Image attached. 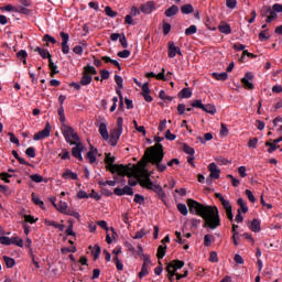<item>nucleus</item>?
<instances>
[{
  "mask_svg": "<svg viewBox=\"0 0 282 282\" xmlns=\"http://www.w3.org/2000/svg\"><path fill=\"white\" fill-rule=\"evenodd\" d=\"M140 10L143 14H151V12L155 10V3L153 1H148L141 6Z\"/></svg>",
  "mask_w": 282,
  "mask_h": 282,
  "instance_id": "4468645a",
  "label": "nucleus"
},
{
  "mask_svg": "<svg viewBox=\"0 0 282 282\" xmlns=\"http://www.w3.org/2000/svg\"><path fill=\"white\" fill-rule=\"evenodd\" d=\"M43 41H45L46 43H52V45H56V39H54V36L50 34H45L43 36Z\"/></svg>",
  "mask_w": 282,
  "mask_h": 282,
  "instance_id": "6e6d98bb",
  "label": "nucleus"
},
{
  "mask_svg": "<svg viewBox=\"0 0 282 282\" xmlns=\"http://www.w3.org/2000/svg\"><path fill=\"white\" fill-rule=\"evenodd\" d=\"M147 235H149V231H147V229L143 228L140 231L135 232L133 239H142V237H145Z\"/></svg>",
  "mask_w": 282,
  "mask_h": 282,
  "instance_id": "603ef678",
  "label": "nucleus"
},
{
  "mask_svg": "<svg viewBox=\"0 0 282 282\" xmlns=\"http://www.w3.org/2000/svg\"><path fill=\"white\" fill-rule=\"evenodd\" d=\"M250 230H252V232H261V221L259 219L254 218L251 221Z\"/></svg>",
  "mask_w": 282,
  "mask_h": 282,
  "instance_id": "412c9836",
  "label": "nucleus"
},
{
  "mask_svg": "<svg viewBox=\"0 0 282 282\" xmlns=\"http://www.w3.org/2000/svg\"><path fill=\"white\" fill-rule=\"evenodd\" d=\"M242 85L246 87V89H254V84L250 83L246 78L241 79Z\"/></svg>",
  "mask_w": 282,
  "mask_h": 282,
  "instance_id": "e2e57ef3",
  "label": "nucleus"
},
{
  "mask_svg": "<svg viewBox=\"0 0 282 282\" xmlns=\"http://www.w3.org/2000/svg\"><path fill=\"white\" fill-rule=\"evenodd\" d=\"M228 180H231V184L232 186H235V188H237V186H239V184H241V182L237 178H235V176H232L231 174L227 175Z\"/></svg>",
  "mask_w": 282,
  "mask_h": 282,
  "instance_id": "0e129e2a",
  "label": "nucleus"
},
{
  "mask_svg": "<svg viewBox=\"0 0 282 282\" xmlns=\"http://www.w3.org/2000/svg\"><path fill=\"white\" fill-rule=\"evenodd\" d=\"M192 34H197V26L195 24H192L185 30L186 36H192Z\"/></svg>",
  "mask_w": 282,
  "mask_h": 282,
  "instance_id": "58836bf2",
  "label": "nucleus"
},
{
  "mask_svg": "<svg viewBox=\"0 0 282 282\" xmlns=\"http://www.w3.org/2000/svg\"><path fill=\"white\" fill-rule=\"evenodd\" d=\"M176 208H177L178 213H181V215H183L184 217H186V215H188V207H186V204L178 203L176 205Z\"/></svg>",
  "mask_w": 282,
  "mask_h": 282,
  "instance_id": "cd10ccee",
  "label": "nucleus"
},
{
  "mask_svg": "<svg viewBox=\"0 0 282 282\" xmlns=\"http://www.w3.org/2000/svg\"><path fill=\"white\" fill-rule=\"evenodd\" d=\"M64 215H69L70 217H75V219H80V214L74 209H68L64 213Z\"/></svg>",
  "mask_w": 282,
  "mask_h": 282,
  "instance_id": "09e8293b",
  "label": "nucleus"
},
{
  "mask_svg": "<svg viewBox=\"0 0 282 282\" xmlns=\"http://www.w3.org/2000/svg\"><path fill=\"white\" fill-rule=\"evenodd\" d=\"M182 268H184V261L172 260L166 264L165 270H171L172 272L175 273L177 272V270H182Z\"/></svg>",
  "mask_w": 282,
  "mask_h": 282,
  "instance_id": "9b49d317",
  "label": "nucleus"
},
{
  "mask_svg": "<svg viewBox=\"0 0 282 282\" xmlns=\"http://www.w3.org/2000/svg\"><path fill=\"white\" fill-rule=\"evenodd\" d=\"M105 163L107 164L106 171H109L112 175L118 173L119 177H129V180L135 177V172H133L131 165L115 164L116 156H111V153L106 154Z\"/></svg>",
  "mask_w": 282,
  "mask_h": 282,
  "instance_id": "f03ea898",
  "label": "nucleus"
},
{
  "mask_svg": "<svg viewBox=\"0 0 282 282\" xmlns=\"http://www.w3.org/2000/svg\"><path fill=\"white\" fill-rule=\"evenodd\" d=\"M63 180H78V174L72 172V170L67 169L62 175Z\"/></svg>",
  "mask_w": 282,
  "mask_h": 282,
  "instance_id": "aec40b11",
  "label": "nucleus"
},
{
  "mask_svg": "<svg viewBox=\"0 0 282 282\" xmlns=\"http://www.w3.org/2000/svg\"><path fill=\"white\" fill-rule=\"evenodd\" d=\"M191 96H193V91L191 90V88H183L178 93V98H191Z\"/></svg>",
  "mask_w": 282,
  "mask_h": 282,
  "instance_id": "a878e982",
  "label": "nucleus"
},
{
  "mask_svg": "<svg viewBox=\"0 0 282 282\" xmlns=\"http://www.w3.org/2000/svg\"><path fill=\"white\" fill-rule=\"evenodd\" d=\"M0 243L2 246H12V238L8 236H0Z\"/></svg>",
  "mask_w": 282,
  "mask_h": 282,
  "instance_id": "ea45409f",
  "label": "nucleus"
},
{
  "mask_svg": "<svg viewBox=\"0 0 282 282\" xmlns=\"http://www.w3.org/2000/svg\"><path fill=\"white\" fill-rule=\"evenodd\" d=\"M145 158H148L150 164L156 166L159 173H164V171H166V164H162V160H164V147L162 144H154L153 147L148 148Z\"/></svg>",
  "mask_w": 282,
  "mask_h": 282,
  "instance_id": "7ed1b4c3",
  "label": "nucleus"
},
{
  "mask_svg": "<svg viewBox=\"0 0 282 282\" xmlns=\"http://www.w3.org/2000/svg\"><path fill=\"white\" fill-rule=\"evenodd\" d=\"M15 12H18V14H24V17H30V14H32V10L23 6L15 7Z\"/></svg>",
  "mask_w": 282,
  "mask_h": 282,
  "instance_id": "4be33fe9",
  "label": "nucleus"
},
{
  "mask_svg": "<svg viewBox=\"0 0 282 282\" xmlns=\"http://www.w3.org/2000/svg\"><path fill=\"white\" fill-rule=\"evenodd\" d=\"M0 10H2V12H17V7H14L12 4H7L2 8H0Z\"/></svg>",
  "mask_w": 282,
  "mask_h": 282,
  "instance_id": "864d4df0",
  "label": "nucleus"
},
{
  "mask_svg": "<svg viewBox=\"0 0 282 282\" xmlns=\"http://www.w3.org/2000/svg\"><path fill=\"white\" fill-rule=\"evenodd\" d=\"M96 155H98V149L94 148V145H90V151H88L86 154V159L89 160L90 164L96 162Z\"/></svg>",
  "mask_w": 282,
  "mask_h": 282,
  "instance_id": "dca6fc26",
  "label": "nucleus"
},
{
  "mask_svg": "<svg viewBox=\"0 0 282 282\" xmlns=\"http://www.w3.org/2000/svg\"><path fill=\"white\" fill-rule=\"evenodd\" d=\"M134 203L140 204V205L144 204V196H142L140 194H135L134 195Z\"/></svg>",
  "mask_w": 282,
  "mask_h": 282,
  "instance_id": "774afa93",
  "label": "nucleus"
},
{
  "mask_svg": "<svg viewBox=\"0 0 282 282\" xmlns=\"http://www.w3.org/2000/svg\"><path fill=\"white\" fill-rule=\"evenodd\" d=\"M238 206H240V209L242 213H248V205H246V202H243V198H238L237 200Z\"/></svg>",
  "mask_w": 282,
  "mask_h": 282,
  "instance_id": "a18cd8bd",
  "label": "nucleus"
},
{
  "mask_svg": "<svg viewBox=\"0 0 282 282\" xmlns=\"http://www.w3.org/2000/svg\"><path fill=\"white\" fill-rule=\"evenodd\" d=\"M264 147H269L268 149V153H274V151H276V149H280L281 145H278L276 143L267 141L264 143Z\"/></svg>",
  "mask_w": 282,
  "mask_h": 282,
  "instance_id": "bb28decb",
  "label": "nucleus"
},
{
  "mask_svg": "<svg viewBox=\"0 0 282 282\" xmlns=\"http://www.w3.org/2000/svg\"><path fill=\"white\" fill-rule=\"evenodd\" d=\"M115 82H116V85L119 87V89H122L123 87L122 83H124V80L120 75H115Z\"/></svg>",
  "mask_w": 282,
  "mask_h": 282,
  "instance_id": "052dcab7",
  "label": "nucleus"
},
{
  "mask_svg": "<svg viewBox=\"0 0 282 282\" xmlns=\"http://www.w3.org/2000/svg\"><path fill=\"white\" fill-rule=\"evenodd\" d=\"M245 193H246L249 202H251V204H254V202H257V198L254 197V194H252V191L246 189Z\"/></svg>",
  "mask_w": 282,
  "mask_h": 282,
  "instance_id": "bf43d9fd",
  "label": "nucleus"
},
{
  "mask_svg": "<svg viewBox=\"0 0 282 282\" xmlns=\"http://www.w3.org/2000/svg\"><path fill=\"white\" fill-rule=\"evenodd\" d=\"M105 13L107 14V17H110L111 19H116V17H118V12L111 10V7H106Z\"/></svg>",
  "mask_w": 282,
  "mask_h": 282,
  "instance_id": "49530a36",
  "label": "nucleus"
},
{
  "mask_svg": "<svg viewBox=\"0 0 282 282\" xmlns=\"http://www.w3.org/2000/svg\"><path fill=\"white\" fill-rule=\"evenodd\" d=\"M30 178L32 180V182H35V184H41V182H43V176L39 174H32Z\"/></svg>",
  "mask_w": 282,
  "mask_h": 282,
  "instance_id": "13d9d810",
  "label": "nucleus"
},
{
  "mask_svg": "<svg viewBox=\"0 0 282 282\" xmlns=\"http://www.w3.org/2000/svg\"><path fill=\"white\" fill-rule=\"evenodd\" d=\"M59 36L62 39V52L63 54H69V34L61 32Z\"/></svg>",
  "mask_w": 282,
  "mask_h": 282,
  "instance_id": "f8f14e48",
  "label": "nucleus"
},
{
  "mask_svg": "<svg viewBox=\"0 0 282 282\" xmlns=\"http://www.w3.org/2000/svg\"><path fill=\"white\" fill-rule=\"evenodd\" d=\"M219 32H221V34H231L232 33V29L230 28V24L225 23V24H220L218 26Z\"/></svg>",
  "mask_w": 282,
  "mask_h": 282,
  "instance_id": "b1692460",
  "label": "nucleus"
},
{
  "mask_svg": "<svg viewBox=\"0 0 282 282\" xmlns=\"http://www.w3.org/2000/svg\"><path fill=\"white\" fill-rule=\"evenodd\" d=\"M191 228L195 230L196 228H198L199 224H202V219L193 218L191 220Z\"/></svg>",
  "mask_w": 282,
  "mask_h": 282,
  "instance_id": "338daca9",
  "label": "nucleus"
},
{
  "mask_svg": "<svg viewBox=\"0 0 282 282\" xmlns=\"http://www.w3.org/2000/svg\"><path fill=\"white\" fill-rule=\"evenodd\" d=\"M268 39H270V33H268V31L264 30L259 33L260 41H268Z\"/></svg>",
  "mask_w": 282,
  "mask_h": 282,
  "instance_id": "680f3d73",
  "label": "nucleus"
},
{
  "mask_svg": "<svg viewBox=\"0 0 282 282\" xmlns=\"http://www.w3.org/2000/svg\"><path fill=\"white\" fill-rule=\"evenodd\" d=\"M98 74V70H96V67L87 64L83 67L82 78L79 80V85L83 87H87V85H91V82L94 80L93 76H96Z\"/></svg>",
  "mask_w": 282,
  "mask_h": 282,
  "instance_id": "39448f33",
  "label": "nucleus"
},
{
  "mask_svg": "<svg viewBox=\"0 0 282 282\" xmlns=\"http://www.w3.org/2000/svg\"><path fill=\"white\" fill-rule=\"evenodd\" d=\"M76 147L72 149V155H74L79 162H83V143H75Z\"/></svg>",
  "mask_w": 282,
  "mask_h": 282,
  "instance_id": "ddd939ff",
  "label": "nucleus"
},
{
  "mask_svg": "<svg viewBox=\"0 0 282 282\" xmlns=\"http://www.w3.org/2000/svg\"><path fill=\"white\" fill-rule=\"evenodd\" d=\"M144 276H149V264L143 263L141 267V271L139 272V279H144Z\"/></svg>",
  "mask_w": 282,
  "mask_h": 282,
  "instance_id": "c756f323",
  "label": "nucleus"
},
{
  "mask_svg": "<svg viewBox=\"0 0 282 282\" xmlns=\"http://www.w3.org/2000/svg\"><path fill=\"white\" fill-rule=\"evenodd\" d=\"M156 257H158L159 260L164 259V257H166V247L159 246Z\"/></svg>",
  "mask_w": 282,
  "mask_h": 282,
  "instance_id": "f704fd0d",
  "label": "nucleus"
},
{
  "mask_svg": "<svg viewBox=\"0 0 282 282\" xmlns=\"http://www.w3.org/2000/svg\"><path fill=\"white\" fill-rule=\"evenodd\" d=\"M40 56H42L43 58H47L48 59V63H50V59L52 61V54H50V51L47 50H42V52L40 53Z\"/></svg>",
  "mask_w": 282,
  "mask_h": 282,
  "instance_id": "69168bd1",
  "label": "nucleus"
},
{
  "mask_svg": "<svg viewBox=\"0 0 282 282\" xmlns=\"http://www.w3.org/2000/svg\"><path fill=\"white\" fill-rule=\"evenodd\" d=\"M282 12V4L274 3L272 9L269 11V15L265 19V23H272V21H276L279 19V14Z\"/></svg>",
  "mask_w": 282,
  "mask_h": 282,
  "instance_id": "0eeeda50",
  "label": "nucleus"
},
{
  "mask_svg": "<svg viewBox=\"0 0 282 282\" xmlns=\"http://www.w3.org/2000/svg\"><path fill=\"white\" fill-rule=\"evenodd\" d=\"M141 166L139 175H137L138 182L142 188H151L153 186V181H151V172L147 170V164H149V158L143 156L141 161L138 162Z\"/></svg>",
  "mask_w": 282,
  "mask_h": 282,
  "instance_id": "20e7f679",
  "label": "nucleus"
},
{
  "mask_svg": "<svg viewBox=\"0 0 282 282\" xmlns=\"http://www.w3.org/2000/svg\"><path fill=\"white\" fill-rule=\"evenodd\" d=\"M177 12H180V7L173 4L167 10H165V17H167V18L175 17V14H177Z\"/></svg>",
  "mask_w": 282,
  "mask_h": 282,
  "instance_id": "6ab92c4d",
  "label": "nucleus"
},
{
  "mask_svg": "<svg viewBox=\"0 0 282 282\" xmlns=\"http://www.w3.org/2000/svg\"><path fill=\"white\" fill-rule=\"evenodd\" d=\"M197 140L200 141V144H206V142H210V140H213V133L207 132L204 134V138L197 137Z\"/></svg>",
  "mask_w": 282,
  "mask_h": 282,
  "instance_id": "473e14b6",
  "label": "nucleus"
},
{
  "mask_svg": "<svg viewBox=\"0 0 282 282\" xmlns=\"http://www.w3.org/2000/svg\"><path fill=\"white\" fill-rule=\"evenodd\" d=\"M67 208H69V206L67 205V203L61 200L56 207V210H58V213H62L63 215H65Z\"/></svg>",
  "mask_w": 282,
  "mask_h": 282,
  "instance_id": "2f4dec72",
  "label": "nucleus"
},
{
  "mask_svg": "<svg viewBox=\"0 0 282 282\" xmlns=\"http://www.w3.org/2000/svg\"><path fill=\"white\" fill-rule=\"evenodd\" d=\"M209 177L206 180L207 184H213V180H219V175L221 174V170L217 169L216 163H210L208 165Z\"/></svg>",
  "mask_w": 282,
  "mask_h": 282,
  "instance_id": "6e6552de",
  "label": "nucleus"
},
{
  "mask_svg": "<svg viewBox=\"0 0 282 282\" xmlns=\"http://www.w3.org/2000/svg\"><path fill=\"white\" fill-rule=\"evenodd\" d=\"M99 133H100L102 140H109V131L107 130V123L101 122L99 124Z\"/></svg>",
  "mask_w": 282,
  "mask_h": 282,
  "instance_id": "a211bd4d",
  "label": "nucleus"
},
{
  "mask_svg": "<svg viewBox=\"0 0 282 282\" xmlns=\"http://www.w3.org/2000/svg\"><path fill=\"white\" fill-rule=\"evenodd\" d=\"M212 76L215 78V80H228V73L226 72L213 73Z\"/></svg>",
  "mask_w": 282,
  "mask_h": 282,
  "instance_id": "393cba45",
  "label": "nucleus"
},
{
  "mask_svg": "<svg viewBox=\"0 0 282 282\" xmlns=\"http://www.w3.org/2000/svg\"><path fill=\"white\" fill-rule=\"evenodd\" d=\"M11 245L18 246V248H23V239H21L19 237H12Z\"/></svg>",
  "mask_w": 282,
  "mask_h": 282,
  "instance_id": "a19ab883",
  "label": "nucleus"
},
{
  "mask_svg": "<svg viewBox=\"0 0 282 282\" xmlns=\"http://www.w3.org/2000/svg\"><path fill=\"white\" fill-rule=\"evenodd\" d=\"M194 11L195 9L192 4H184L183 7H181V12L183 14H193Z\"/></svg>",
  "mask_w": 282,
  "mask_h": 282,
  "instance_id": "7c9ffc66",
  "label": "nucleus"
},
{
  "mask_svg": "<svg viewBox=\"0 0 282 282\" xmlns=\"http://www.w3.org/2000/svg\"><path fill=\"white\" fill-rule=\"evenodd\" d=\"M62 133L66 140V142L70 145L76 144V142L80 141V138L78 137V133L74 131V128L67 124H62Z\"/></svg>",
  "mask_w": 282,
  "mask_h": 282,
  "instance_id": "423d86ee",
  "label": "nucleus"
},
{
  "mask_svg": "<svg viewBox=\"0 0 282 282\" xmlns=\"http://www.w3.org/2000/svg\"><path fill=\"white\" fill-rule=\"evenodd\" d=\"M148 191H153L154 193H156V195H159L160 199H164L166 197V193L160 185H155L152 183V186L148 187Z\"/></svg>",
  "mask_w": 282,
  "mask_h": 282,
  "instance_id": "2eb2a0df",
  "label": "nucleus"
},
{
  "mask_svg": "<svg viewBox=\"0 0 282 282\" xmlns=\"http://www.w3.org/2000/svg\"><path fill=\"white\" fill-rule=\"evenodd\" d=\"M270 10H272V7L270 6H263L261 9H260V17L262 18H268V14H270Z\"/></svg>",
  "mask_w": 282,
  "mask_h": 282,
  "instance_id": "4c0bfd02",
  "label": "nucleus"
},
{
  "mask_svg": "<svg viewBox=\"0 0 282 282\" xmlns=\"http://www.w3.org/2000/svg\"><path fill=\"white\" fill-rule=\"evenodd\" d=\"M120 135H122V130H117L116 128H113L110 131V135L108 138L110 147H118Z\"/></svg>",
  "mask_w": 282,
  "mask_h": 282,
  "instance_id": "9d476101",
  "label": "nucleus"
},
{
  "mask_svg": "<svg viewBox=\"0 0 282 282\" xmlns=\"http://www.w3.org/2000/svg\"><path fill=\"white\" fill-rule=\"evenodd\" d=\"M203 111H205L206 113H210L212 116H215V113H217V108L208 104V105H204Z\"/></svg>",
  "mask_w": 282,
  "mask_h": 282,
  "instance_id": "c85d7f7f",
  "label": "nucleus"
},
{
  "mask_svg": "<svg viewBox=\"0 0 282 282\" xmlns=\"http://www.w3.org/2000/svg\"><path fill=\"white\" fill-rule=\"evenodd\" d=\"M183 151L184 153H186L187 155L194 156L195 155V149H193L192 147H189L188 144H184L183 145Z\"/></svg>",
  "mask_w": 282,
  "mask_h": 282,
  "instance_id": "79ce46f5",
  "label": "nucleus"
},
{
  "mask_svg": "<svg viewBox=\"0 0 282 282\" xmlns=\"http://www.w3.org/2000/svg\"><path fill=\"white\" fill-rule=\"evenodd\" d=\"M3 261L7 268H12L13 265H17V261L13 258H10L8 256H3Z\"/></svg>",
  "mask_w": 282,
  "mask_h": 282,
  "instance_id": "72a5a7b5",
  "label": "nucleus"
},
{
  "mask_svg": "<svg viewBox=\"0 0 282 282\" xmlns=\"http://www.w3.org/2000/svg\"><path fill=\"white\" fill-rule=\"evenodd\" d=\"M115 181H99L98 184L99 186H116V180H118V176H113Z\"/></svg>",
  "mask_w": 282,
  "mask_h": 282,
  "instance_id": "37998d69",
  "label": "nucleus"
},
{
  "mask_svg": "<svg viewBox=\"0 0 282 282\" xmlns=\"http://www.w3.org/2000/svg\"><path fill=\"white\" fill-rule=\"evenodd\" d=\"M117 56H119V58H129V56H131V51L129 50H123L117 53Z\"/></svg>",
  "mask_w": 282,
  "mask_h": 282,
  "instance_id": "3c124183",
  "label": "nucleus"
},
{
  "mask_svg": "<svg viewBox=\"0 0 282 282\" xmlns=\"http://www.w3.org/2000/svg\"><path fill=\"white\" fill-rule=\"evenodd\" d=\"M257 144H259V139L258 138H252L248 142L249 149H257Z\"/></svg>",
  "mask_w": 282,
  "mask_h": 282,
  "instance_id": "4d7b16f0",
  "label": "nucleus"
},
{
  "mask_svg": "<svg viewBox=\"0 0 282 282\" xmlns=\"http://www.w3.org/2000/svg\"><path fill=\"white\" fill-rule=\"evenodd\" d=\"M192 107L195 109H204V102H202V99H196L192 102Z\"/></svg>",
  "mask_w": 282,
  "mask_h": 282,
  "instance_id": "5fc2aeb1",
  "label": "nucleus"
},
{
  "mask_svg": "<svg viewBox=\"0 0 282 282\" xmlns=\"http://www.w3.org/2000/svg\"><path fill=\"white\" fill-rule=\"evenodd\" d=\"M213 241H215V237L213 235H205L204 236V246H206V248H208Z\"/></svg>",
  "mask_w": 282,
  "mask_h": 282,
  "instance_id": "e433bc0d",
  "label": "nucleus"
},
{
  "mask_svg": "<svg viewBox=\"0 0 282 282\" xmlns=\"http://www.w3.org/2000/svg\"><path fill=\"white\" fill-rule=\"evenodd\" d=\"M180 52V46H175V42H169V58H175Z\"/></svg>",
  "mask_w": 282,
  "mask_h": 282,
  "instance_id": "f3484780",
  "label": "nucleus"
},
{
  "mask_svg": "<svg viewBox=\"0 0 282 282\" xmlns=\"http://www.w3.org/2000/svg\"><path fill=\"white\" fill-rule=\"evenodd\" d=\"M17 58H19V61H25L28 59V51L25 50H21L17 53Z\"/></svg>",
  "mask_w": 282,
  "mask_h": 282,
  "instance_id": "de8ad7c7",
  "label": "nucleus"
},
{
  "mask_svg": "<svg viewBox=\"0 0 282 282\" xmlns=\"http://www.w3.org/2000/svg\"><path fill=\"white\" fill-rule=\"evenodd\" d=\"M52 132V124L47 122L42 131H39L34 134L33 140L39 142V140H45V138H50V133Z\"/></svg>",
  "mask_w": 282,
  "mask_h": 282,
  "instance_id": "1a4fd4ad",
  "label": "nucleus"
},
{
  "mask_svg": "<svg viewBox=\"0 0 282 282\" xmlns=\"http://www.w3.org/2000/svg\"><path fill=\"white\" fill-rule=\"evenodd\" d=\"M100 252H101L100 246L95 245L94 248L91 249V254L95 261L100 257Z\"/></svg>",
  "mask_w": 282,
  "mask_h": 282,
  "instance_id": "c9c22d12",
  "label": "nucleus"
},
{
  "mask_svg": "<svg viewBox=\"0 0 282 282\" xmlns=\"http://www.w3.org/2000/svg\"><path fill=\"white\" fill-rule=\"evenodd\" d=\"M31 197H32V202H33V204H35V206H40V208H43V206H45L43 200H41L39 197H36V195L34 193L31 195Z\"/></svg>",
  "mask_w": 282,
  "mask_h": 282,
  "instance_id": "c03bdc74",
  "label": "nucleus"
},
{
  "mask_svg": "<svg viewBox=\"0 0 282 282\" xmlns=\"http://www.w3.org/2000/svg\"><path fill=\"white\" fill-rule=\"evenodd\" d=\"M48 68L51 70V78H54V75L55 74H59V70H58V66L56 64H54V61L50 59L48 62Z\"/></svg>",
  "mask_w": 282,
  "mask_h": 282,
  "instance_id": "5701e85b",
  "label": "nucleus"
},
{
  "mask_svg": "<svg viewBox=\"0 0 282 282\" xmlns=\"http://www.w3.org/2000/svg\"><path fill=\"white\" fill-rule=\"evenodd\" d=\"M187 206L191 215H198V217L204 219L203 227L217 230L221 226V218L219 217V208L217 206L204 205L193 198L187 199Z\"/></svg>",
  "mask_w": 282,
  "mask_h": 282,
  "instance_id": "f257e3e1",
  "label": "nucleus"
},
{
  "mask_svg": "<svg viewBox=\"0 0 282 282\" xmlns=\"http://www.w3.org/2000/svg\"><path fill=\"white\" fill-rule=\"evenodd\" d=\"M25 155H28V158H36V149L33 147L28 148L25 150Z\"/></svg>",
  "mask_w": 282,
  "mask_h": 282,
  "instance_id": "8fccbe9b",
  "label": "nucleus"
}]
</instances>
